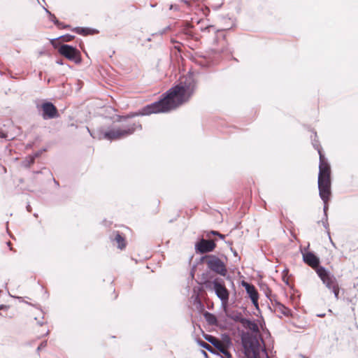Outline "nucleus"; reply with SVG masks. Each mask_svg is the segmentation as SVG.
I'll use <instances>...</instances> for the list:
<instances>
[{"mask_svg":"<svg viewBox=\"0 0 358 358\" xmlns=\"http://www.w3.org/2000/svg\"><path fill=\"white\" fill-rule=\"evenodd\" d=\"M196 82L192 76H188L164 93L159 100L143 106L137 112L127 115H116L113 117V122H123L120 128L104 130L103 128L91 131L86 129L94 138L106 139L110 141L121 139L133 134L138 129H142L138 122L129 120L137 117L156 113H169L187 102L194 93Z\"/></svg>","mask_w":358,"mask_h":358,"instance_id":"nucleus-1","label":"nucleus"},{"mask_svg":"<svg viewBox=\"0 0 358 358\" xmlns=\"http://www.w3.org/2000/svg\"><path fill=\"white\" fill-rule=\"evenodd\" d=\"M201 279L206 288L214 291L221 301L222 306H228L230 292L226 287L224 280L220 277L215 278L210 273H203Z\"/></svg>","mask_w":358,"mask_h":358,"instance_id":"nucleus-2","label":"nucleus"},{"mask_svg":"<svg viewBox=\"0 0 358 358\" xmlns=\"http://www.w3.org/2000/svg\"><path fill=\"white\" fill-rule=\"evenodd\" d=\"M241 345L246 358H261L263 348L260 341L264 345V341L260 336L243 331L241 333Z\"/></svg>","mask_w":358,"mask_h":358,"instance_id":"nucleus-3","label":"nucleus"},{"mask_svg":"<svg viewBox=\"0 0 358 358\" xmlns=\"http://www.w3.org/2000/svg\"><path fill=\"white\" fill-rule=\"evenodd\" d=\"M319 157L317 185L320 197L322 200H324L328 196L329 189H331V166L323 153H320Z\"/></svg>","mask_w":358,"mask_h":358,"instance_id":"nucleus-4","label":"nucleus"},{"mask_svg":"<svg viewBox=\"0 0 358 358\" xmlns=\"http://www.w3.org/2000/svg\"><path fill=\"white\" fill-rule=\"evenodd\" d=\"M205 273H210L213 276L215 274L226 277L227 279L230 278L226 263L215 255H210V259L207 262V271Z\"/></svg>","mask_w":358,"mask_h":358,"instance_id":"nucleus-5","label":"nucleus"},{"mask_svg":"<svg viewBox=\"0 0 358 358\" xmlns=\"http://www.w3.org/2000/svg\"><path fill=\"white\" fill-rule=\"evenodd\" d=\"M315 271L320 280L329 290L338 285L336 277L325 267L320 266L315 269Z\"/></svg>","mask_w":358,"mask_h":358,"instance_id":"nucleus-6","label":"nucleus"},{"mask_svg":"<svg viewBox=\"0 0 358 358\" xmlns=\"http://www.w3.org/2000/svg\"><path fill=\"white\" fill-rule=\"evenodd\" d=\"M216 248L215 241L213 240L201 238L199 241L196 242L194 245V250L196 254H206L213 252Z\"/></svg>","mask_w":358,"mask_h":358,"instance_id":"nucleus-7","label":"nucleus"},{"mask_svg":"<svg viewBox=\"0 0 358 358\" xmlns=\"http://www.w3.org/2000/svg\"><path fill=\"white\" fill-rule=\"evenodd\" d=\"M37 108L41 109V115L44 120L53 119L58 117L57 108L50 101H45L41 106L38 105Z\"/></svg>","mask_w":358,"mask_h":358,"instance_id":"nucleus-8","label":"nucleus"},{"mask_svg":"<svg viewBox=\"0 0 358 358\" xmlns=\"http://www.w3.org/2000/svg\"><path fill=\"white\" fill-rule=\"evenodd\" d=\"M301 252L303 256V261L304 262L305 264L312 267L315 270L317 267L320 266V257L317 255H316V254L314 252L306 251V249H305V251Z\"/></svg>","mask_w":358,"mask_h":358,"instance_id":"nucleus-9","label":"nucleus"},{"mask_svg":"<svg viewBox=\"0 0 358 358\" xmlns=\"http://www.w3.org/2000/svg\"><path fill=\"white\" fill-rule=\"evenodd\" d=\"M60 39H62L63 41H67V34L50 39V43L55 48H58L60 55L67 58V44L61 45Z\"/></svg>","mask_w":358,"mask_h":358,"instance_id":"nucleus-10","label":"nucleus"},{"mask_svg":"<svg viewBox=\"0 0 358 358\" xmlns=\"http://www.w3.org/2000/svg\"><path fill=\"white\" fill-rule=\"evenodd\" d=\"M241 323L245 329H247L250 331V333L255 335L259 334V329L255 320H251L250 319L244 317Z\"/></svg>","mask_w":358,"mask_h":358,"instance_id":"nucleus-11","label":"nucleus"},{"mask_svg":"<svg viewBox=\"0 0 358 358\" xmlns=\"http://www.w3.org/2000/svg\"><path fill=\"white\" fill-rule=\"evenodd\" d=\"M110 239L117 243V248L123 250L126 247V241L124 236L118 231H114L110 235Z\"/></svg>","mask_w":358,"mask_h":358,"instance_id":"nucleus-12","label":"nucleus"},{"mask_svg":"<svg viewBox=\"0 0 358 358\" xmlns=\"http://www.w3.org/2000/svg\"><path fill=\"white\" fill-rule=\"evenodd\" d=\"M69 61H72L76 64H80L82 61L80 51L70 45H69Z\"/></svg>","mask_w":358,"mask_h":358,"instance_id":"nucleus-13","label":"nucleus"},{"mask_svg":"<svg viewBox=\"0 0 358 358\" xmlns=\"http://www.w3.org/2000/svg\"><path fill=\"white\" fill-rule=\"evenodd\" d=\"M203 338L210 343L218 352L224 347V345L220 341V340L213 335L204 334Z\"/></svg>","mask_w":358,"mask_h":358,"instance_id":"nucleus-14","label":"nucleus"},{"mask_svg":"<svg viewBox=\"0 0 358 358\" xmlns=\"http://www.w3.org/2000/svg\"><path fill=\"white\" fill-rule=\"evenodd\" d=\"M223 309H224V313L226 314V316L228 318L233 320L236 322H240L241 323L242 322V320H243V318H244L242 316L241 313L234 312V311L230 313L228 310L227 306L223 307Z\"/></svg>","mask_w":358,"mask_h":358,"instance_id":"nucleus-15","label":"nucleus"},{"mask_svg":"<svg viewBox=\"0 0 358 358\" xmlns=\"http://www.w3.org/2000/svg\"><path fill=\"white\" fill-rule=\"evenodd\" d=\"M73 31L78 34L87 36L95 34L97 32L96 29L88 28V27H77L72 29Z\"/></svg>","mask_w":358,"mask_h":358,"instance_id":"nucleus-16","label":"nucleus"},{"mask_svg":"<svg viewBox=\"0 0 358 358\" xmlns=\"http://www.w3.org/2000/svg\"><path fill=\"white\" fill-rule=\"evenodd\" d=\"M203 315L208 324L215 326H217L218 324L217 317L213 313H211L208 311H204Z\"/></svg>","mask_w":358,"mask_h":358,"instance_id":"nucleus-17","label":"nucleus"},{"mask_svg":"<svg viewBox=\"0 0 358 358\" xmlns=\"http://www.w3.org/2000/svg\"><path fill=\"white\" fill-rule=\"evenodd\" d=\"M194 304L196 306V308L197 310L199 313H204L205 310V306L201 301L199 295L196 294L194 298Z\"/></svg>","mask_w":358,"mask_h":358,"instance_id":"nucleus-18","label":"nucleus"},{"mask_svg":"<svg viewBox=\"0 0 358 358\" xmlns=\"http://www.w3.org/2000/svg\"><path fill=\"white\" fill-rule=\"evenodd\" d=\"M245 291L250 300L252 299H254L256 298H259V293L256 287L253 285H251V287H248V288H247Z\"/></svg>","mask_w":358,"mask_h":358,"instance_id":"nucleus-19","label":"nucleus"},{"mask_svg":"<svg viewBox=\"0 0 358 358\" xmlns=\"http://www.w3.org/2000/svg\"><path fill=\"white\" fill-rule=\"evenodd\" d=\"M276 308L283 314L285 316H289L291 315V310L286 307L282 303L278 302L276 303Z\"/></svg>","mask_w":358,"mask_h":358,"instance_id":"nucleus-20","label":"nucleus"},{"mask_svg":"<svg viewBox=\"0 0 358 358\" xmlns=\"http://www.w3.org/2000/svg\"><path fill=\"white\" fill-rule=\"evenodd\" d=\"M196 342L198 343V345L199 346H201V348L207 350L208 352L213 353V354H215V355H218V353L215 352V351L213 350L211 346L208 344L207 343H206L205 341H203V340L199 338L196 340Z\"/></svg>","mask_w":358,"mask_h":358,"instance_id":"nucleus-21","label":"nucleus"},{"mask_svg":"<svg viewBox=\"0 0 358 358\" xmlns=\"http://www.w3.org/2000/svg\"><path fill=\"white\" fill-rule=\"evenodd\" d=\"M221 339H222V342L223 343L222 344H224L225 347L229 348L230 346L232 345L231 339L229 334H222L221 335Z\"/></svg>","mask_w":358,"mask_h":358,"instance_id":"nucleus-22","label":"nucleus"},{"mask_svg":"<svg viewBox=\"0 0 358 358\" xmlns=\"http://www.w3.org/2000/svg\"><path fill=\"white\" fill-rule=\"evenodd\" d=\"M316 138H317V133L315 132V138H314V139L312 140V145H313V148L317 150V152H318L319 157H320V153H323V152H322V147L320 145L319 141L317 140Z\"/></svg>","mask_w":358,"mask_h":358,"instance_id":"nucleus-23","label":"nucleus"},{"mask_svg":"<svg viewBox=\"0 0 358 358\" xmlns=\"http://www.w3.org/2000/svg\"><path fill=\"white\" fill-rule=\"evenodd\" d=\"M39 155V153H36L35 156L30 155L28 156L26 159L23 162V165L25 167H30L31 164L34 162V159L36 157H38Z\"/></svg>","mask_w":358,"mask_h":358,"instance_id":"nucleus-24","label":"nucleus"},{"mask_svg":"<svg viewBox=\"0 0 358 358\" xmlns=\"http://www.w3.org/2000/svg\"><path fill=\"white\" fill-rule=\"evenodd\" d=\"M331 194V189H329V193H328L327 197L325 199L322 200L324 202V207H323L324 217L325 218H327V210H328V208H329L327 202L330 199Z\"/></svg>","mask_w":358,"mask_h":358,"instance_id":"nucleus-25","label":"nucleus"},{"mask_svg":"<svg viewBox=\"0 0 358 358\" xmlns=\"http://www.w3.org/2000/svg\"><path fill=\"white\" fill-rule=\"evenodd\" d=\"M210 255H206L201 256L199 259H196V264L205 263L207 265V262L210 259Z\"/></svg>","mask_w":358,"mask_h":358,"instance_id":"nucleus-26","label":"nucleus"},{"mask_svg":"<svg viewBox=\"0 0 358 358\" xmlns=\"http://www.w3.org/2000/svg\"><path fill=\"white\" fill-rule=\"evenodd\" d=\"M219 352L222 353L223 355V357H222V358H231L232 356H231V354L224 348V347H223L220 351Z\"/></svg>","mask_w":358,"mask_h":358,"instance_id":"nucleus-27","label":"nucleus"},{"mask_svg":"<svg viewBox=\"0 0 358 358\" xmlns=\"http://www.w3.org/2000/svg\"><path fill=\"white\" fill-rule=\"evenodd\" d=\"M43 8L45 10V12L48 13V18L51 22H55V21H57V19L55 15L52 14L47 8Z\"/></svg>","mask_w":358,"mask_h":358,"instance_id":"nucleus-28","label":"nucleus"},{"mask_svg":"<svg viewBox=\"0 0 358 358\" xmlns=\"http://www.w3.org/2000/svg\"><path fill=\"white\" fill-rule=\"evenodd\" d=\"M41 315H42V316H41V318H39V317H34V320H36L37 324H38V325H40V326L43 325V324L45 323V321H44V317H43V313H42V312H41Z\"/></svg>","mask_w":358,"mask_h":358,"instance_id":"nucleus-29","label":"nucleus"},{"mask_svg":"<svg viewBox=\"0 0 358 358\" xmlns=\"http://www.w3.org/2000/svg\"><path fill=\"white\" fill-rule=\"evenodd\" d=\"M57 28L59 29H64L66 27H67V25H66L63 22H59L58 20H57V21H55V22H53Z\"/></svg>","mask_w":358,"mask_h":358,"instance_id":"nucleus-30","label":"nucleus"},{"mask_svg":"<svg viewBox=\"0 0 358 358\" xmlns=\"http://www.w3.org/2000/svg\"><path fill=\"white\" fill-rule=\"evenodd\" d=\"M331 291L334 293L335 298L336 299H338V298H339L338 295H339V291H340L339 286L338 285L336 286L335 288H334Z\"/></svg>","mask_w":358,"mask_h":358,"instance_id":"nucleus-31","label":"nucleus"},{"mask_svg":"<svg viewBox=\"0 0 358 358\" xmlns=\"http://www.w3.org/2000/svg\"><path fill=\"white\" fill-rule=\"evenodd\" d=\"M258 300H259V298H256V299H251V301H252V304L254 305V306L255 307V308L257 310H259Z\"/></svg>","mask_w":358,"mask_h":358,"instance_id":"nucleus-32","label":"nucleus"},{"mask_svg":"<svg viewBox=\"0 0 358 358\" xmlns=\"http://www.w3.org/2000/svg\"><path fill=\"white\" fill-rule=\"evenodd\" d=\"M323 227L327 229L329 227V223H328V216H327V218L324 217V218L322 220Z\"/></svg>","mask_w":358,"mask_h":358,"instance_id":"nucleus-33","label":"nucleus"},{"mask_svg":"<svg viewBox=\"0 0 358 358\" xmlns=\"http://www.w3.org/2000/svg\"><path fill=\"white\" fill-rule=\"evenodd\" d=\"M169 10H174L178 11L180 10V7L177 4H170Z\"/></svg>","mask_w":358,"mask_h":358,"instance_id":"nucleus-34","label":"nucleus"},{"mask_svg":"<svg viewBox=\"0 0 358 358\" xmlns=\"http://www.w3.org/2000/svg\"><path fill=\"white\" fill-rule=\"evenodd\" d=\"M219 233L220 232L217 231L210 230V231L207 232V236H210V235L218 236Z\"/></svg>","mask_w":358,"mask_h":358,"instance_id":"nucleus-35","label":"nucleus"},{"mask_svg":"<svg viewBox=\"0 0 358 358\" xmlns=\"http://www.w3.org/2000/svg\"><path fill=\"white\" fill-rule=\"evenodd\" d=\"M241 285L245 287V289H246L247 288H248V287H251V285H252V284H250L245 280H243L241 282Z\"/></svg>","mask_w":358,"mask_h":358,"instance_id":"nucleus-36","label":"nucleus"},{"mask_svg":"<svg viewBox=\"0 0 358 358\" xmlns=\"http://www.w3.org/2000/svg\"><path fill=\"white\" fill-rule=\"evenodd\" d=\"M15 298H16V299H17L19 300V301H20V302L25 303H27V304H29V305H30V306H34L33 304L29 303H28L27 301H25L24 300L23 297H22V296H15Z\"/></svg>","mask_w":358,"mask_h":358,"instance_id":"nucleus-37","label":"nucleus"},{"mask_svg":"<svg viewBox=\"0 0 358 358\" xmlns=\"http://www.w3.org/2000/svg\"><path fill=\"white\" fill-rule=\"evenodd\" d=\"M76 84H77V86H76V91H79L81 87H82V85H83V82L82 81H80V80H78L76 81Z\"/></svg>","mask_w":358,"mask_h":358,"instance_id":"nucleus-38","label":"nucleus"},{"mask_svg":"<svg viewBox=\"0 0 358 358\" xmlns=\"http://www.w3.org/2000/svg\"><path fill=\"white\" fill-rule=\"evenodd\" d=\"M9 306H6V305H0V310H7L9 309Z\"/></svg>","mask_w":358,"mask_h":358,"instance_id":"nucleus-39","label":"nucleus"},{"mask_svg":"<svg viewBox=\"0 0 358 358\" xmlns=\"http://www.w3.org/2000/svg\"><path fill=\"white\" fill-rule=\"evenodd\" d=\"M46 345H47V341H44L41 342V343L39 345V346H40L41 348H42L43 349L44 348H45V347H46Z\"/></svg>","mask_w":358,"mask_h":358,"instance_id":"nucleus-40","label":"nucleus"},{"mask_svg":"<svg viewBox=\"0 0 358 358\" xmlns=\"http://www.w3.org/2000/svg\"><path fill=\"white\" fill-rule=\"evenodd\" d=\"M6 136H7L6 134L3 131H1L0 129V138H6Z\"/></svg>","mask_w":358,"mask_h":358,"instance_id":"nucleus-41","label":"nucleus"},{"mask_svg":"<svg viewBox=\"0 0 358 358\" xmlns=\"http://www.w3.org/2000/svg\"><path fill=\"white\" fill-rule=\"evenodd\" d=\"M195 268H196V265L194 266L192 268V270H191V272H190V275H192V278H194V271H195Z\"/></svg>","mask_w":358,"mask_h":358,"instance_id":"nucleus-42","label":"nucleus"},{"mask_svg":"<svg viewBox=\"0 0 358 358\" xmlns=\"http://www.w3.org/2000/svg\"><path fill=\"white\" fill-rule=\"evenodd\" d=\"M262 352L265 355V356H266V358H270V357H268V355L267 350H266V348H263V350H262Z\"/></svg>","mask_w":358,"mask_h":358,"instance_id":"nucleus-43","label":"nucleus"},{"mask_svg":"<svg viewBox=\"0 0 358 358\" xmlns=\"http://www.w3.org/2000/svg\"><path fill=\"white\" fill-rule=\"evenodd\" d=\"M230 250H231V251L233 252V255H234L235 257L238 256V253H237V252H236V250L233 249V248H230Z\"/></svg>","mask_w":358,"mask_h":358,"instance_id":"nucleus-44","label":"nucleus"},{"mask_svg":"<svg viewBox=\"0 0 358 358\" xmlns=\"http://www.w3.org/2000/svg\"><path fill=\"white\" fill-rule=\"evenodd\" d=\"M218 236L220 238H221V239H224V237H225V236H224V235H223V234H220V233H219V234H218V236Z\"/></svg>","mask_w":358,"mask_h":358,"instance_id":"nucleus-45","label":"nucleus"},{"mask_svg":"<svg viewBox=\"0 0 358 358\" xmlns=\"http://www.w3.org/2000/svg\"><path fill=\"white\" fill-rule=\"evenodd\" d=\"M74 38V36H72L71 34H69V41H70L71 39H73Z\"/></svg>","mask_w":358,"mask_h":358,"instance_id":"nucleus-46","label":"nucleus"},{"mask_svg":"<svg viewBox=\"0 0 358 358\" xmlns=\"http://www.w3.org/2000/svg\"><path fill=\"white\" fill-rule=\"evenodd\" d=\"M317 317H323L325 316V313H322V314H317Z\"/></svg>","mask_w":358,"mask_h":358,"instance_id":"nucleus-47","label":"nucleus"},{"mask_svg":"<svg viewBox=\"0 0 358 358\" xmlns=\"http://www.w3.org/2000/svg\"><path fill=\"white\" fill-rule=\"evenodd\" d=\"M180 1L184 2L185 3L189 4V1L187 0H180Z\"/></svg>","mask_w":358,"mask_h":358,"instance_id":"nucleus-48","label":"nucleus"},{"mask_svg":"<svg viewBox=\"0 0 358 358\" xmlns=\"http://www.w3.org/2000/svg\"><path fill=\"white\" fill-rule=\"evenodd\" d=\"M57 62V64H63L62 61V60H59V59L57 60V62Z\"/></svg>","mask_w":358,"mask_h":358,"instance_id":"nucleus-49","label":"nucleus"},{"mask_svg":"<svg viewBox=\"0 0 358 358\" xmlns=\"http://www.w3.org/2000/svg\"><path fill=\"white\" fill-rule=\"evenodd\" d=\"M43 348H41L40 346H38L36 349L37 352H39L41 350H42Z\"/></svg>","mask_w":358,"mask_h":358,"instance_id":"nucleus-50","label":"nucleus"},{"mask_svg":"<svg viewBox=\"0 0 358 358\" xmlns=\"http://www.w3.org/2000/svg\"><path fill=\"white\" fill-rule=\"evenodd\" d=\"M43 348H41L40 346H38L36 349L37 352H39L41 350H42Z\"/></svg>","mask_w":358,"mask_h":358,"instance_id":"nucleus-51","label":"nucleus"},{"mask_svg":"<svg viewBox=\"0 0 358 358\" xmlns=\"http://www.w3.org/2000/svg\"><path fill=\"white\" fill-rule=\"evenodd\" d=\"M30 208H31V207H30V206H29V205H28V206H27V210H28V211H30Z\"/></svg>","mask_w":358,"mask_h":358,"instance_id":"nucleus-52","label":"nucleus"},{"mask_svg":"<svg viewBox=\"0 0 358 358\" xmlns=\"http://www.w3.org/2000/svg\"><path fill=\"white\" fill-rule=\"evenodd\" d=\"M283 280H284V282H285L286 284H288V280H285V278H283Z\"/></svg>","mask_w":358,"mask_h":358,"instance_id":"nucleus-53","label":"nucleus"},{"mask_svg":"<svg viewBox=\"0 0 358 358\" xmlns=\"http://www.w3.org/2000/svg\"><path fill=\"white\" fill-rule=\"evenodd\" d=\"M44 171H48V170H47L46 169H43V170L41 171V173H43Z\"/></svg>","mask_w":358,"mask_h":358,"instance_id":"nucleus-54","label":"nucleus"},{"mask_svg":"<svg viewBox=\"0 0 358 358\" xmlns=\"http://www.w3.org/2000/svg\"><path fill=\"white\" fill-rule=\"evenodd\" d=\"M147 41H151V38H147Z\"/></svg>","mask_w":358,"mask_h":358,"instance_id":"nucleus-55","label":"nucleus"},{"mask_svg":"<svg viewBox=\"0 0 358 358\" xmlns=\"http://www.w3.org/2000/svg\"><path fill=\"white\" fill-rule=\"evenodd\" d=\"M7 244L8 245V246L10 245V242H8Z\"/></svg>","mask_w":358,"mask_h":358,"instance_id":"nucleus-56","label":"nucleus"},{"mask_svg":"<svg viewBox=\"0 0 358 358\" xmlns=\"http://www.w3.org/2000/svg\"><path fill=\"white\" fill-rule=\"evenodd\" d=\"M305 358H308V357H305Z\"/></svg>","mask_w":358,"mask_h":358,"instance_id":"nucleus-57","label":"nucleus"}]
</instances>
